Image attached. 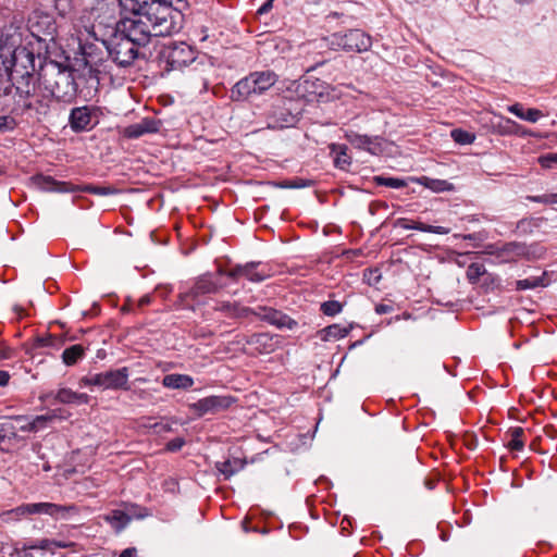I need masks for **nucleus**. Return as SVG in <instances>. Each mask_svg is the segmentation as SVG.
<instances>
[{
  "label": "nucleus",
  "mask_w": 557,
  "mask_h": 557,
  "mask_svg": "<svg viewBox=\"0 0 557 557\" xmlns=\"http://www.w3.org/2000/svg\"><path fill=\"white\" fill-rule=\"evenodd\" d=\"M274 0H267L257 11L258 14L262 15L268 13L273 7Z\"/></svg>",
  "instance_id": "59"
},
{
  "label": "nucleus",
  "mask_w": 557,
  "mask_h": 557,
  "mask_svg": "<svg viewBox=\"0 0 557 557\" xmlns=\"http://www.w3.org/2000/svg\"><path fill=\"white\" fill-rule=\"evenodd\" d=\"M259 312L257 313L262 320L268 323L275 325L278 329H288L293 330L297 326V321L292 319L289 315L268 307H259Z\"/></svg>",
  "instance_id": "17"
},
{
  "label": "nucleus",
  "mask_w": 557,
  "mask_h": 557,
  "mask_svg": "<svg viewBox=\"0 0 557 557\" xmlns=\"http://www.w3.org/2000/svg\"><path fill=\"white\" fill-rule=\"evenodd\" d=\"M511 440L509 441L508 445L513 450H521L524 446L523 443V435L524 431L521 428H513L510 430Z\"/></svg>",
  "instance_id": "42"
},
{
  "label": "nucleus",
  "mask_w": 557,
  "mask_h": 557,
  "mask_svg": "<svg viewBox=\"0 0 557 557\" xmlns=\"http://www.w3.org/2000/svg\"><path fill=\"white\" fill-rule=\"evenodd\" d=\"M55 57L59 60H52L51 64L58 70H79L81 67L98 70L110 58L109 53H107V47L102 44H85L81 46L79 50L75 52L73 60L70 57H64L61 51L55 52Z\"/></svg>",
  "instance_id": "3"
},
{
  "label": "nucleus",
  "mask_w": 557,
  "mask_h": 557,
  "mask_svg": "<svg viewBox=\"0 0 557 557\" xmlns=\"http://www.w3.org/2000/svg\"><path fill=\"white\" fill-rule=\"evenodd\" d=\"M164 387L173 389H188L194 385V379L187 374L172 373L163 377Z\"/></svg>",
  "instance_id": "26"
},
{
  "label": "nucleus",
  "mask_w": 557,
  "mask_h": 557,
  "mask_svg": "<svg viewBox=\"0 0 557 557\" xmlns=\"http://www.w3.org/2000/svg\"><path fill=\"white\" fill-rule=\"evenodd\" d=\"M61 417L57 414V410H50L45 414L36 416L30 419V430L36 433L48 428L55 419Z\"/></svg>",
  "instance_id": "31"
},
{
  "label": "nucleus",
  "mask_w": 557,
  "mask_h": 557,
  "mask_svg": "<svg viewBox=\"0 0 557 557\" xmlns=\"http://www.w3.org/2000/svg\"><path fill=\"white\" fill-rule=\"evenodd\" d=\"M517 290L534 289L537 287H547L550 284L548 272L544 271L540 276H532L516 281Z\"/></svg>",
  "instance_id": "28"
},
{
  "label": "nucleus",
  "mask_w": 557,
  "mask_h": 557,
  "mask_svg": "<svg viewBox=\"0 0 557 557\" xmlns=\"http://www.w3.org/2000/svg\"><path fill=\"white\" fill-rule=\"evenodd\" d=\"M330 149L332 153H335L334 164L341 170L347 169L350 165L351 160L347 153V147L339 144H331Z\"/></svg>",
  "instance_id": "32"
},
{
  "label": "nucleus",
  "mask_w": 557,
  "mask_h": 557,
  "mask_svg": "<svg viewBox=\"0 0 557 557\" xmlns=\"http://www.w3.org/2000/svg\"><path fill=\"white\" fill-rule=\"evenodd\" d=\"M533 224L532 220H527V219H523V220H520L517 224V230L520 231L521 233H527L529 227H531Z\"/></svg>",
  "instance_id": "57"
},
{
  "label": "nucleus",
  "mask_w": 557,
  "mask_h": 557,
  "mask_svg": "<svg viewBox=\"0 0 557 557\" xmlns=\"http://www.w3.org/2000/svg\"><path fill=\"white\" fill-rule=\"evenodd\" d=\"M396 225L404 230H416V231H420V232L433 233V234H440V235H445V234L449 233V228H447V227L429 225V224H424L422 222L409 221L407 219H398L396 222Z\"/></svg>",
  "instance_id": "23"
},
{
  "label": "nucleus",
  "mask_w": 557,
  "mask_h": 557,
  "mask_svg": "<svg viewBox=\"0 0 557 557\" xmlns=\"http://www.w3.org/2000/svg\"><path fill=\"white\" fill-rule=\"evenodd\" d=\"M374 182L376 183V185L386 186L395 189L404 188L407 186L406 181L398 177L375 176Z\"/></svg>",
  "instance_id": "39"
},
{
  "label": "nucleus",
  "mask_w": 557,
  "mask_h": 557,
  "mask_svg": "<svg viewBox=\"0 0 557 557\" xmlns=\"http://www.w3.org/2000/svg\"><path fill=\"white\" fill-rule=\"evenodd\" d=\"M75 392L71 388H61L57 392L54 398L61 404H74Z\"/></svg>",
  "instance_id": "47"
},
{
  "label": "nucleus",
  "mask_w": 557,
  "mask_h": 557,
  "mask_svg": "<svg viewBox=\"0 0 557 557\" xmlns=\"http://www.w3.org/2000/svg\"><path fill=\"white\" fill-rule=\"evenodd\" d=\"M301 114L300 103L293 98L276 99L265 112L268 127L282 129L295 126Z\"/></svg>",
  "instance_id": "6"
},
{
  "label": "nucleus",
  "mask_w": 557,
  "mask_h": 557,
  "mask_svg": "<svg viewBox=\"0 0 557 557\" xmlns=\"http://www.w3.org/2000/svg\"><path fill=\"white\" fill-rule=\"evenodd\" d=\"M450 136L455 143L459 145H469L474 141V134L463 131L461 128H455L450 132Z\"/></svg>",
  "instance_id": "40"
},
{
  "label": "nucleus",
  "mask_w": 557,
  "mask_h": 557,
  "mask_svg": "<svg viewBox=\"0 0 557 557\" xmlns=\"http://www.w3.org/2000/svg\"><path fill=\"white\" fill-rule=\"evenodd\" d=\"M320 310L327 317H334L342 312L343 305L337 300H327L321 304Z\"/></svg>",
  "instance_id": "43"
},
{
  "label": "nucleus",
  "mask_w": 557,
  "mask_h": 557,
  "mask_svg": "<svg viewBox=\"0 0 557 557\" xmlns=\"http://www.w3.org/2000/svg\"><path fill=\"white\" fill-rule=\"evenodd\" d=\"M226 276L235 281L245 277L249 282L260 283L270 277V271L265 267H261L260 262H249L232 268L226 272Z\"/></svg>",
  "instance_id": "12"
},
{
  "label": "nucleus",
  "mask_w": 557,
  "mask_h": 557,
  "mask_svg": "<svg viewBox=\"0 0 557 557\" xmlns=\"http://www.w3.org/2000/svg\"><path fill=\"white\" fill-rule=\"evenodd\" d=\"M81 382L85 386H98L103 388V373L89 374L84 376Z\"/></svg>",
  "instance_id": "49"
},
{
  "label": "nucleus",
  "mask_w": 557,
  "mask_h": 557,
  "mask_svg": "<svg viewBox=\"0 0 557 557\" xmlns=\"http://www.w3.org/2000/svg\"><path fill=\"white\" fill-rule=\"evenodd\" d=\"M139 4L143 5L144 9L152 8L153 5L159 7V11L162 9H166L172 13L171 7L173 5V0H138Z\"/></svg>",
  "instance_id": "45"
},
{
  "label": "nucleus",
  "mask_w": 557,
  "mask_h": 557,
  "mask_svg": "<svg viewBox=\"0 0 557 557\" xmlns=\"http://www.w3.org/2000/svg\"><path fill=\"white\" fill-rule=\"evenodd\" d=\"M103 520L112 525L116 532H121L131 521V517L122 510H112L103 516Z\"/></svg>",
  "instance_id": "30"
},
{
  "label": "nucleus",
  "mask_w": 557,
  "mask_h": 557,
  "mask_svg": "<svg viewBox=\"0 0 557 557\" xmlns=\"http://www.w3.org/2000/svg\"><path fill=\"white\" fill-rule=\"evenodd\" d=\"M523 243L510 242L503 245L490 244V262H516L521 258Z\"/></svg>",
  "instance_id": "13"
},
{
  "label": "nucleus",
  "mask_w": 557,
  "mask_h": 557,
  "mask_svg": "<svg viewBox=\"0 0 557 557\" xmlns=\"http://www.w3.org/2000/svg\"><path fill=\"white\" fill-rule=\"evenodd\" d=\"M346 137L356 147L368 149L370 151L369 146L373 143V140L370 136L360 135L357 133H350V134H347Z\"/></svg>",
  "instance_id": "41"
},
{
  "label": "nucleus",
  "mask_w": 557,
  "mask_h": 557,
  "mask_svg": "<svg viewBox=\"0 0 557 557\" xmlns=\"http://www.w3.org/2000/svg\"><path fill=\"white\" fill-rule=\"evenodd\" d=\"M382 280V272L379 268L366 269L363 281L370 286H376Z\"/></svg>",
  "instance_id": "44"
},
{
  "label": "nucleus",
  "mask_w": 557,
  "mask_h": 557,
  "mask_svg": "<svg viewBox=\"0 0 557 557\" xmlns=\"http://www.w3.org/2000/svg\"><path fill=\"white\" fill-rule=\"evenodd\" d=\"M54 101V91L49 89L42 94L35 95V97L27 101H23V104L13 106L11 113L15 116L24 117L27 122L39 123L48 116Z\"/></svg>",
  "instance_id": "7"
},
{
  "label": "nucleus",
  "mask_w": 557,
  "mask_h": 557,
  "mask_svg": "<svg viewBox=\"0 0 557 557\" xmlns=\"http://www.w3.org/2000/svg\"><path fill=\"white\" fill-rule=\"evenodd\" d=\"M161 122L152 117H144L139 123L131 124L121 132L127 139H137L146 134H154L160 129Z\"/></svg>",
  "instance_id": "16"
},
{
  "label": "nucleus",
  "mask_w": 557,
  "mask_h": 557,
  "mask_svg": "<svg viewBox=\"0 0 557 557\" xmlns=\"http://www.w3.org/2000/svg\"><path fill=\"white\" fill-rule=\"evenodd\" d=\"M509 111L522 120L525 109L520 103H515L509 107Z\"/></svg>",
  "instance_id": "56"
},
{
  "label": "nucleus",
  "mask_w": 557,
  "mask_h": 557,
  "mask_svg": "<svg viewBox=\"0 0 557 557\" xmlns=\"http://www.w3.org/2000/svg\"><path fill=\"white\" fill-rule=\"evenodd\" d=\"M252 94H260L257 89V83L252 75V72L249 73L246 77L240 79L235 84L232 89V99L233 100H242L248 98Z\"/></svg>",
  "instance_id": "21"
},
{
  "label": "nucleus",
  "mask_w": 557,
  "mask_h": 557,
  "mask_svg": "<svg viewBox=\"0 0 557 557\" xmlns=\"http://www.w3.org/2000/svg\"><path fill=\"white\" fill-rule=\"evenodd\" d=\"M184 444H185L184 438L175 437V438L171 440L170 442H168L166 450H169V451H177V450H180L184 446Z\"/></svg>",
  "instance_id": "53"
},
{
  "label": "nucleus",
  "mask_w": 557,
  "mask_h": 557,
  "mask_svg": "<svg viewBox=\"0 0 557 557\" xmlns=\"http://www.w3.org/2000/svg\"><path fill=\"white\" fill-rule=\"evenodd\" d=\"M85 355V348L79 345H73L62 352V361L66 366H74L79 359H82Z\"/></svg>",
  "instance_id": "34"
},
{
  "label": "nucleus",
  "mask_w": 557,
  "mask_h": 557,
  "mask_svg": "<svg viewBox=\"0 0 557 557\" xmlns=\"http://www.w3.org/2000/svg\"><path fill=\"white\" fill-rule=\"evenodd\" d=\"M152 297L150 295L143 296L138 301V307H145L150 305Z\"/></svg>",
  "instance_id": "63"
},
{
  "label": "nucleus",
  "mask_w": 557,
  "mask_h": 557,
  "mask_svg": "<svg viewBox=\"0 0 557 557\" xmlns=\"http://www.w3.org/2000/svg\"><path fill=\"white\" fill-rule=\"evenodd\" d=\"M218 284L208 275L199 277L194 286L185 294H181L182 300L191 298L193 300L198 299L200 296L207 294H213L218 290Z\"/></svg>",
  "instance_id": "19"
},
{
  "label": "nucleus",
  "mask_w": 557,
  "mask_h": 557,
  "mask_svg": "<svg viewBox=\"0 0 557 557\" xmlns=\"http://www.w3.org/2000/svg\"><path fill=\"white\" fill-rule=\"evenodd\" d=\"M319 333L321 339L327 342L344 338L348 335L349 329L341 326L339 324H332L322 329Z\"/></svg>",
  "instance_id": "33"
},
{
  "label": "nucleus",
  "mask_w": 557,
  "mask_h": 557,
  "mask_svg": "<svg viewBox=\"0 0 557 557\" xmlns=\"http://www.w3.org/2000/svg\"><path fill=\"white\" fill-rule=\"evenodd\" d=\"M166 59L168 65L170 66L169 70H178L189 65H193V70L214 66L213 59L210 55L195 51L185 42H180L171 47Z\"/></svg>",
  "instance_id": "8"
},
{
  "label": "nucleus",
  "mask_w": 557,
  "mask_h": 557,
  "mask_svg": "<svg viewBox=\"0 0 557 557\" xmlns=\"http://www.w3.org/2000/svg\"><path fill=\"white\" fill-rule=\"evenodd\" d=\"M542 112L537 109H533V108H530V109H527L523 116H522V120L524 121H528V122H531V123H535L539 121V119L542 116Z\"/></svg>",
  "instance_id": "51"
},
{
  "label": "nucleus",
  "mask_w": 557,
  "mask_h": 557,
  "mask_svg": "<svg viewBox=\"0 0 557 557\" xmlns=\"http://www.w3.org/2000/svg\"><path fill=\"white\" fill-rule=\"evenodd\" d=\"M539 163L546 169L554 168L557 165V153L549 152L539 157Z\"/></svg>",
  "instance_id": "50"
},
{
  "label": "nucleus",
  "mask_w": 557,
  "mask_h": 557,
  "mask_svg": "<svg viewBox=\"0 0 557 557\" xmlns=\"http://www.w3.org/2000/svg\"><path fill=\"white\" fill-rule=\"evenodd\" d=\"M247 344L259 354H269L274 350L273 338L267 333L252 334L247 338Z\"/></svg>",
  "instance_id": "25"
},
{
  "label": "nucleus",
  "mask_w": 557,
  "mask_h": 557,
  "mask_svg": "<svg viewBox=\"0 0 557 557\" xmlns=\"http://www.w3.org/2000/svg\"><path fill=\"white\" fill-rule=\"evenodd\" d=\"M245 462L239 458L227 459L216 463V469L221 472L225 479H230L235 473L243 470Z\"/></svg>",
  "instance_id": "29"
},
{
  "label": "nucleus",
  "mask_w": 557,
  "mask_h": 557,
  "mask_svg": "<svg viewBox=\"0 0 557 557\" xmlns=\"http://www.w3.org/2000/svg\"><path fill=\"white\" fill-rule=\"evenodd\" d=\"M33 548H29L28 547H23V548H14V552L11 554V556H15V557H34L33 554H32V550Z\"/></svg>",
  "instance_id": "54"
},
{
  "label": "nucleus",
  "mask_w": 557,
  "mask_h": 557,
  "mask_svg": "<svg viewBox=\"0 0 557 557\" xmlns=\"http://www.w3.org/2000/svg\"><path fill=\"white\" fill-rule=\"evenodd\" d=\"M91 122V115L87 107L74 108L70 114V125L74 132L86 131Z\"/></svg>",
  "instance_id": "22"
},
{
  "label": "nucleus",
  "mask_w": 557,
  "mask_h": 557,
  "mask_svg": "<svg viewBox=\"0 0 557 557\" xmlns=\"http://www.w3.org/2000/svg\"><path fill=\"white\" fill-rule=\"evenodd\" d=\"M523 251L521 252V258L527 260H537L544 258L546 253V248L541 244H531L527 245L523 243Z\"/></svg>",
  "instance_id": "37"
},
{
  "label": "nucleus",
  "mask_w": 557,
  "mask_h": 557,
  "mask_svg": "<svg viewBox=\"0 0 557 557\" xmlns=\"http://www.w3.org/2000/svg\"><path fill=\"white\" fill-rule=\"evenodd\" d=\"M17 127L14 116L0 115V133L13 132Z\"/></svg>",
  "instance_id": "46"
},
{
  "label": "nucleus",
  "mask_w": 557,
  "mask_h": 557,
  "mask_svg": "<svg viewBox=\"0 0 557 557\" xmlns=\"http://www.w3.org/2000/svg\"><path fill=\"white\" fill-rule=\"evenodd\" d=\"M54 337L52 335H46L37 338L38 346L48 347L53 345Z\"/></svg>",
  "instance_id": "55"
},
{
  "label": "nucleus",
  "mask_w": 557,
  "mask_h": 557,
  "mask_svg": "<svg viewBox=\"0 0 557 557\" xmlns=\"http://www.w3.org/2000/svg\"><path fill=\"white\" fill-rule=\"evenodd\" d=\"M421 185H423L424 187L433 190V191H436V193H441V191H446V190H451L453 189V184L445 181V180H435V178H430V177H426V176H422L421 178H419L418 181Z\"/></svg>",
  "instance_id": "36"
},
{
  "label": "nucleus",
  "mask_w": 557,
  "mask_h": 557,
  "mask_svg": "<svg viewBox=\"0 0 557 557\" xmlns=\"http://www.w3.org/2000/svg\"><path fill=\"white\" fill-rule=\"evenodd\" d=\"M347 51H367L371 47V37L361 29H350L339 38V42Z\"/></svg>",
  "instance_id": "15"
},
{
  "label": "nucleus",
  "mask_w": 557,
  "mask_h": 557,
  "mask_svg": "<svg viewBox=\"0 0 557 557\" xmlns=\"http://www.w3.org/2000/svg\"><path fill=\"white\" fill-rule=\"evenodd\" d=\"M137 550L135 547L124 549L119 557H136Z\"/></svg>",
  "instance_id": "61"
},
{
  "label": "nucleus",
  "mask_w": 557,
  "mask_h": 557,
  "mask_svg": "<svg viewBox=\"0 0 557 557\" xmlns=\"http://www.w3.org/2000/svg\"><path fill=\"white\" fill-rule=\"evenodd\" d=\"M89 403V396L85 393H76L74 397V404L86 405Z\"/></svg>",
  "instance_id": "58"
},
{
  "label": "nucleus",
  "mask_w": 557,
  "mask_h": 557,
  "mask_svg": "<svg viewBox=\"0 0 557 557\" xmlns=\"http://www.w3.org/2000/svg\"><path fill=\"white\" fill-rule=\"evenodd\" d=\"M76 505H58L53 503L22 504L13 509L3 511L0 517L3 522H16L32 515H48L54 518H65L67 515H77Z\"/></svg>",
  "instance_id": "5"
},
{
  "label": "nucleus",
  "mask_w": 557,
  "mask_h": 557,
  "mask_svg": "<svg viewBox=\"0 0 557 557\" xmlns=\"http://www.w3.org/2000/svg\"><path fill=\"white\" fill-rule=\"evenodd\" d=\"M121 18H111V25L103 26L99 21L96 30L104 38L122 36L137 44L146 46L152 36L164 37L180 30L181 25L174 21L166 9L159 11V7L144 9L138 0H119Z\"/></svg>",
  "instance_id": "1"
},
{
  "label": "nucleus",
  "mask_w": 557,
  "mask_h": 557,
  "mask_svg": "<svg viewBox=\"0 0 557 557\" xmlns=\"http://www.w3.org/2000/svg\"><path fill=\"white\" fill-rule=\"evenodd\" d=\"M234 403V398L231 396H218L212 395L199 399L198 401L190 405V409L202 417L207 413H218L226 410Z\"/></svg>",
  "instance_id": "14"
},
{
  "label": "nucleus",
  "mask_w": 557,
  "mask_h": 557,
  "mask_svg": "<svg viewBox=\"0 0 557 557\" xmlns=\"http://www.w3.org/2000/svg\"><path fill=\"white\" fill-rule=\"evenodd\" d=\"M484 273V264L472 263L467 270V277L470 282L474 283Z\"/></svg>",
  "instance_id": "48"
},
{
  "label": "nucleus",
  "mask_w": 557,
  "mask_h": 557,
  "mask_svg": "<svg viewBox=\"0 0 557 557\" xmlns=\"http://www.w3.org/2000/svg\"><path fill=\"white\" fill-rule=\"evenodd\" d=\"M12 357V349L4 348L0 350V360L10 359Z\"/></svg>",
  "instance_id": "64"
},
{
  "label": "nucleus",
  "mask_w": 557,
  "mask_h": 557,
  "mask_svg": "<svg viewBox=\"0 0 557 557\" xmlns=\"http://www.w3.org/2000/svg\"><path fill=\"white\" fill-rule=\"evenodd\" d=\"M54 7L59 14L64 16L71 9L70 0H54Z\"/></svg>",
  "instance_id": "52"
},
{
  "label": "nucleus",
  "mask_w": 557,
  "mask_h": 557,
  "mask_svg": "<svg viewBox=\"0 0 557 557\" xmlns=\"http://www.w3.org/2000/svg\"><path fill=\"white\" fill-rule=\"evenodd\" d=\"M10 86L5 88V92L13 98V106L42 94L50 88L42 84L41 72H7Z\"/></svg>",
  "instance_id": "4"
},
{
  "label": "nucleus",
  "mask_w": 557,
  "mask_h": 557,
  "mask_svg": "<svg viewBox=\"0 0 557 557\" xmlns=\"http://www.w3.org/2000/svg\"><path fill=\"white\" fill-rule=\"evenodd\" d=\"M101 42L107 47V53H109L110 59L121 67H126L132 64V62L137 58V44L131 41L127 38L122 36L116 37H108L104 38L101 36Z\"/></svg>",
  "instance_id": "11"
},
{
  "label": "nucleus",
  "mask_w": 557,
  "mask_h": 557,
  "mask_svg": "<svg viewBox=\"0 0 557 557\" xmlns=\"http://www.w3.org/2000/svg\"><path fill=\"white\" fill-rule=\"evenodd\" d=\"M30 419L26 416H15L11 418V422L3 424L2 430L9 437H17L18 432H32Z\"/></svg>",
  "instance_id": "24"
},
{
  "label": "nucleus",
  "mask_w": 557,
  "mask_h": 557,
  "mask_svg": "<svg viewBox=\"0 0 557 557\" xmlns=\"http://www.w3.org/2000/svg\"><path fill=\"white\" fill-rule=\"evenodd\" d=\"M103 373V389H123L128 391V368L123 367L115 370L104 371Z\"/></svg>",
  "instance_id": "18"
},
{
  "label": "nucleus",
  "mask_w": 557,
  "mask_h": 557,
  "mask_svg": "<svg viewBox=\"0 0 557 557\" xmlns=\"http://www.w3.org/2000/svg\"><path fill=\"white\" fill-rule=\"evenodd\" d=\"M98 10L101 14L96 16L91 25V33L96 40L101 42V35L97 33L96 24L100 21L103 26L111 25V18H115L114 13L116 10H120L119 0H111L110 2L102 4Z\"/></svg>",
  "instance_id": "20"
},
{
  "label": "nucleus",
  "mask_w": 557,
  "mask_h": 557,
  "mask_svg": "<svg viewBox=\"0 0 557 557\" xmlns=\"http://www.w3.org/2000/svg\"><path fill=\"white\" fill-rule=\"evenodd\" d=\"M257 83V89L262 92L274 85L276 75L274 72H252Z\"/></svg>",
  "instance_id": "35"
},
{
  "label": "nucleus",
  "mask_w": 557,
  "mask_h": 557,
  "mask_svg": "<svg viewBox=\"0 0 557 557\" xmlns=\"http://www.w3.org/2000/svg\"><path fill=\"white\" fill-rule=\"evenodd\" d=\"M18 27L11 24L7 29L4 40L0 42V70H13L18 66L22 70H44L45 66L51 64L52 60H59L53 52L49 50V46H45V52H41L42 46H38L37 54L33 44L28 46H15L20 34H16Z\"/></svg>",
  "instance_id": "2"
},
{
  "label": "nucleus",
  "mask_w": 557,
  "mask_h": 557,
  "mask_svg": "<svg viewBox=\"0 0 557 557\" xmlns=\"http://www.w3.org/2000/svg\"><path fill=\"white\" fill-rule=\"evenodd\" d=\"M10 374L7 371L0 370V386H5L9 383Z\"/></svg>",
  "instance_id": "62"
},
{
  "label": "nucleus",
  "mask_w": 557,
  "mask_h": 557,
  "mask_svg": "<svg viewBox=\"0 0 557 557\" xmlns=\"http://www.w3.org/2000/svg\"><path fill=\"white\" fill-rule=\"evenodd\" d=\"M69 546H71V544L65 542L42 539L36 542L35 544L29 545V548L54 552L55 548H66Z\"/></svg>",
  "instance_id": "38"
},
{
  "label": "nucleus",
  "mask_w": 557,
  "mask_h": 557,
  "mask_svg": "<svg viewBox=\"0 0 557 557\" xmlns=\"http://www.w3.org/2000/svg\"><path fill=\"white\" fill-rule=\"evenodd\" d=\"M392 311V307L388 305L380 304L375 307V312L379 314H385Z\"/></svg>",
  "instance_id": "60"
},
{
  "label": "nucleus",
  "mask_w": 557,
  "mask_h": 557,
  "mask_svg": "<svg viewBox=\"0 0 557 557\" xmlns=\"http://www.w3.org/2000/svg\"><path fill=\"white\" fill-rule=\"evenodd\" d=\"M214 309L223 312L228 318L247 317L251 311L249 308L243 307L238 302L231 301H220L216 304Z\"/></svg>",
  "instance_id": "27"
},
{
  "label": "nucleus",
  "mask_w": 557,
  "mask_h": 557,
  "mask_svg": "<svg viewBox=\"0 0 557 557\" xmlns=\"http://www.w3.org/2000/svg\"><path fill=\"white\" fill-rule=\"evenodd\" d=\"M35 184L45 191L58 193H75L85 191L98 196H110L117 193V189L112 186H96L91 184L74 186L66 182H58L51 176L37 175L34 177Z\"/></svg>",
  "instance_id": "10"
},
{
  "label": "nucleus",
  "mask_w": 557,
  "mask_h": 557,
  "mask_svg": "<svg viewBox=\"0 0 557 557\" xmlns=\"http://www.w3.org/2000/svg\"><path fill=\"white\" fill-rule=\"evenodd\" d=\"M27 29L30 35L37 40L38 46L52 44L55 47V36L58 33V25L52 14L41 11L34 10L27 18Z\"/></svg>",
  "instance_id": "9"
}]
</instances>
